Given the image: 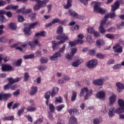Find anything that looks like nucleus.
Returning a JSON list of instances; mask_svg holds the SVG:
<instances>
[{"label":"nucleus","mask_w":124,"mask_h":124,"mask_svg":"<svg viewBox=\"0 0 124 124\" xmlns=\"http://www.w3.org/2000/svg\"><path fill=\"white\" fill-rule=\"evenodd\" d=\"M116 86L118 93H122V90H124V85L121 82H117Z\"/></svg>","instance_id":"16"},{"label":"nucleus","mask_w":124,"mask_h":124,"mask_svg":"<svg viewBox=\"0 0 124 124\" xmlns=\"http://www.w3.org/2000/svg\"><path fill=\"white\" fill-rule=\"evenodd\" d=\"M29 77H30V75L28 74V73H25L24 74V81L25 82H27V81L29 80Z\"/></svg>","instance_id":"48"},{"label":"nucleus","mask_w":124,"mask_h":124,"mask_svg":"<svg viewBox=\"0 0 124 124\" xmlns=\"http://www.w3.org/2000/svg\"><path fill=\"white\" fill-rule=\"evenodd\" d=\"M118 105L122 108H124V101L122 99H119L118 100Z\"/></svg>","instance_id":"32"},{"label":"nucleus","mask_w":124,"mask_h":124,"mask_svg":"<svg viewBox=\"0 0 124 124\" xmlns=\"http://www.w3.org/2000/svg\"><path fill=\"white\" fill-rule=\"evenodd\" d=\"M96 44L97 46H101V45H104L105 44V42H104L102 40H98L96 41Z\"/></svg>","instance_id":"37"},{"label":"nucleus","mask_w":124,"mask_h":124,"mask_svg":"<svg viewBox=\"0 0 124 124\" xmlns=\"http://www.w3.org/2000/svg\"><path fill=\"white\" fill-rule=\"evenodd\" d=\"M52 23L54 24H56L57 23H60L61 22V20L59 18H55L52 20Z\"/></svg>","instance_id":"59"},{"label":"nucleus","mask_w":124,"mask_h":124,"mask_svg":"<svg viewBox=\"0 0 124 124\" xmlns=\"http://www.w3.org/2000/svg\"><path fill=\"white\" fill-rule=\"evenodd\" d=\"M0 42L5 43V42H7V39L5 37H2L0 38Z\"/></svg>","instance_id":"50"},{"label":"nucleus","mask_w":124,"mask_h":124,"mask_svg":"<svg viewBox=\"0 0 124 124\" xmlns=\"http://www.w3.org/2000/svg\"><path fill=\"white\" fill-rule=\"evenodd\" d=\"M27 44L30 46L31 50H35V45L38 46H41V44L38 42V41L37 39H35L33 41V42H28Z\"/></svg>","instance_id":"9"},{"label":"nucleus","mask_w":124,"mask_h":124,"mask_svg":"<svg viewBox=\"0 0 124 124\" xmlns=\"http://www.w3.org/2000/svg\"><path fill=\"white\" fill-rule=\"evenodd\" d=\"M86 94L84 96V100H87L89 99V96H91L92 94H93V92L92 91V90H89L88 88L87 87H84L82 88L80 92L79 93V96L81 97L86 93Z\"/></svg>","instance_id":"3"},{"label":"nucleus","mask_w":124,"mask_h":124,"mask_svg":"<svg viewBox=\"0 0 124 124\" xmlns=\"http://www.w3.org/2000/svg\"><path fill=\"white\" fill-rule=\"evenodd\" d=\"M36 16V14H35V13L31 14L30 15V18L31 20H34V19H35Z\"/></svg>","instance_id":"62"},{"label":"nucleus","mask_w":124,"mask_h":124,"mask_svg":"<svg viewBox=\"0 0 124 124\" xmlns=\"http://www.w3.org/2000/svg\"><path fill=\"white\" fill-rule=\"evenodd\" d=\"M68 112L69 113V114L70 115H72V114H79V111H78V110H77L76 108H73V109H69L68 110Z\"/></svg>","instance_id":"29"},{"label":"nucleus","mask_w":124,"mask_h":124,"mask_svg":"<svg viewBox=\"0 0 124 124\" xmlns=\"http://www.w3.org/2000/svg\"><path fill=\"white\" fill-rule=\"evenodd\" d=\"M24 110H25V108H22L20 110H19L17 113L18 116L20 117V116H21V115L24 113Z\"/></svg>","instance_id":"56"},{"label":"nucleus","mask_w":124,"mask_h":124,"mask_svg":"<svg viewBox=\"0 0 124 124\" xmlns=\"http://www.w3.org/2000/svg\"><path fill=\"white\" fill-rule=\"evenodd\" d=\"M11 96V94L10 93H5V94H0V101L2 99L6 100Z\"/></svg>","instance_id":"17"},{"label":"nucleus","mask_w":124,"mask_h":124,"mask_svg":"<svg viewBox=\"0 0 124 124\" xmlns=\"http://www.w3.org/2000/svg\"><path fill=\"white\" fill-rule=\"evenodd\" d=\"M115 113H116V114H119L124 113V108L120 107V108H118L116 109V108H115Z\"/></svg>","instance_id":"28"},{"label":"nucleus","mask_w":124,"mask_h":124,"mask_svg":"<svg viewBox=\"0 0 124 124\" xmlns=\"http://www.w3.org/2000/svg\"><path fill=\"white\" fill-rule=\"evenodd\" d=\"M21 80V78H16L15 79L13 78H8V80L9 81V83L7 85H5L4 86V90H8L11 89V84H14L15 83H18Z\"/></svg>","instance_id":"5"},{"label":"nucleus","mask_w":124,"mask_h":124,"mask_svg":"<svg viewBox=\"0 0 124 124\" xmlns=\"http://www.w3.org/2000/svg\"><path fill=\"white\" fill-rule=\"evenodd\" d=\"M73 58V55H72V54H71V53H70V54L68 53L66 56V59L67 60H68L69 61H70V60H72Z\"/></svg>","instance_id":"49"},{"label":"nucleus","mask_w":124,"mask_h":124,"mask_svg":"<svg viewBox=\"0 0 124 124\" xmlns=\"http://www.w3.org/2000/svg\"><path fill=\"white\" fill-rule=\"evenodd\" d=\"M115 108L111 107L109 110L108 112V116L109 118H112V117H113V116L115 115Z\"/></svg>","instance_id":"23"},{"label":"nucleus","mask_w":124,"mask_h":124,"mask_svg":"<svg viewBox=\"0 0 124 124\" xmlns=\"http://www.w3.org/2000/svg\"><path fill=\"white\" fill-rule=\"evenodd\" d=\"M113 49L115 53H122V52H123V47H122L119 44L115 45V46L113 47Z\"/></svg>","instance_id":"13"},{"label":"nucleus","mask_w":124,"mask_h":124,"mask_svg":"<svg viewBox=\"0 0 124 124\" xmlns=\"http://www.w3.org/2000/svg\"><path fill=\"white\" fill-rule=\"evenodd\" d=\"M21 63H22V60L19 59V60H18L17 62H16V66H20Z\"/></svg>","instance_id":"55"},{"label":"nucleus","mask_w":124,"mask_h":124,"mask_svg":"<svg viewBox=\"0 0 124 124\" xmlns=\"http://www.w3.org/2000/svg\"><path fill=\"white\" fill-rule=\"evenodd\" d=\"M64 108V105H60L56 107L57 111H61L62 109V108Z\"/></svg>","instance_id":"53"},{"label":"nucleus","mask_w":124,"mask_h":124,"mask_svg":"<svg viewBox=\"0 0 124 124\" xmlns=\"http://www.w3.org/2000/svg\"><path fill=\"white\" fill-rule=\"evenodd\" d=\"M92 4H94V11L97 13H100V14H104L106 11L105 10L100 8L99 6L101 3L95 1L92 2Z\"/></svg>","instance_id":"4"},{"label":"nucleus","mask_w":124,"mask_h":124,"mask_svg":"<svg viewBox=\"0 0 124 124\" xmlns=\"http://www.w3.org/2000/svg\"><path fill=\"white\" fill-rule=\"evenodd\" d=\"M48 105L49 109L50 110V112L51 113H53V112L55 111V106H54V105L53 104H50Z\"/></svg>","instance_id":"36"},{"label":"nucleus","mask_w":124,"mask_h":124,"mask_svg":"<svg viewBox=\"0 0 124 124\" xmlns=\"http://www.w3.org/2000/svg\"><path fill=\"white\" fill-rule=\"evenodd\" d=\"M4 14H5V11L0 10V22H1V23H5L7 21V19L4 16Z\"/></svg>","instance_id":"12"},{"label":"nucleus","mask_w":124,"mask_h":124,"mask_svg":"<svg viewBox=\"0 0 124 124\" xmlns=\"http://www.w3.org/2000/svg\"><path fill=\"white\" fill-rule=\"evenodd\" d=\"M35 55L37 56V57H41V56L42 55V53L41 51L38 50L36 52Z\"/></svg>","instance_id":"64"},{"label":"nucleus","mask_w":124,"mask_h":124,"mask_svg":"<svg viewBox=\"0 0 124 124\" xmlns=\"http://www.w3.org/2000/svg\"><path fill=\"white\" fill-rule=\"evenodd\" d=\"M10 29H11L12 30H16V24L14 23H11L9 25Z\"/></svg>","instance_id":"41"},{"label":"nucleus","mask_w":124,"mask_h":124,"mask_svg":"<svg viewBox=\"0 0 124 124\" xmlns=\"http://www.w3.org/2000/svg\"><path fill=\"white\" fill-rule=\"evenodd\" d=\"M47 67L45 66H38V69L40 70V71H43V70H45Z\"/></svg>","instance_id":"51"},{"label":"nucleus","mask_w":124,"mask_h":124,"mask_svg":"<svg viewBox=\"0 0 124 124\" xmlns=\"http://www.w3.org/2000/svg\"><path fill=\"white\" fill-rule=\"evenodd\" d=\"M2 71H11L13 70L12 66L9 65H2L1 67Z\"/></svg>","instance_id":"15"},{"label":"nucleus","mask_w":124,"mask_h":124,"mask_svg":"<svg viewBox=\"0 0 124 124\" xmlns=\"http://www.w3.org/2000/svg\"><path fill=\"white\" fill-rule=\"evenodd\" d=\"M76 43L77 44H83V43H84V41H83L82 39H78L76 40Z\"/></svg>","instance_id":"54"},{"label":"nucleus","mask_w":124,"mask_h":124,"mask_svg":"<svg viewBox=\"0 0 124 124\" xmlns=\"http://www.w3.org/2000/svg\"><path fill=\"white\" fill-rule=\"evenodd\" d=\"M37 92V87L32 86L31 87V91L30 92L31 95H34Z\"/></svg>","instance_id":"24"},{"label":"nucleus","mask_w":124,"mask_h":124,"mask_svg":"<svg viewBox=\"0 0 124 124\" xmlns=\"http://www.w3.org/2000/svg\"><path fill=\"white\" fill-rule=\"evenodd\" d=\"M90 0H80L81 3L84 4V5H87L88 4V1Z\"/></svg>","instance_id":"63"},{"label":"nucleus","mask_w":124,"mask_h":124,"mask_svg":"<svg viewBox=\"0 0 124 124\" xmlns=\"http://www.w3.org/2000/svg\"><path fill=\"white\" fill-rule=\"evenodd\" d=\"M72 0H67V4L64 5V8L65 9H68V8H70L71 6H72Z\"/></svg>","instance_id":"25"},{"label":"nucleus","mask_w":124,"mask_h":124,"mask_svg":"<svg viewBox=\"0 0 124 124\" xmlns=\"http://www.w3.org/2000/svg\"><path fill=\"white\" fill-rule=\"evenodd\" d=\"M47 62L48 59H47L46 58H44L42 57L40 59V62H41V63H46V62Z\"/></svg>","instance_id":"45"},{"label":"nucleus","mask_w":124,"mask_h":124,"mask_svg":"<svg viewBox=\"0 0 124 124\" xmlns=\"http://www.w3.org/2000/svg\"><path fill=\"white\" fill-rule=\"evenodd\" d=\"M77 45V44L76 43V41H75L74 42H69V45L71 47H73V46H75V45Z\"/></svg>","instance_id":"52"},{"label":"nucleus","mask_w":124,"mask_h":124,"mask_svg":"<svg viewBox=\"0 0 124 124\" xmlns=\"http://www.w3.org/2000/svg\"><path fill=\"white\" fill-rule=\"evenodd\" d=\"M76 52H77V48H73L71 49V55H72V56H74L75 54H76Z\"/></svg>","instance_id":"46"},{"label":"nucleus","mask_w":124,"mask_h":124,"mask_svg":"<svg viewBox=\"0 0 124 124\" xmlns=\"http://www.w3.org/2000/svg\"><path fill=\"white\" fill-rule=\"evenodd\" d=\"M69 124H77V119L74 116H72L69 120Z\"/></svg>","instance_id":"22"},{"label":"nucleus","mask_w":124,"mask_h":124,"mask_svg":"<svg viewBox=\"0 0 124 124\" xmlns=\"http://www.w3.org/2000/svg\"><path fill=\"white\" fill-rule=\"evenodd\" d=\"M84 62V60L82 59H77L72 63V66L73 67H78L80 64H82Z\"/></svg>","instance_id":"10"},{"label":"nucleus","mask_w":124,"mask_h":124,"mask_svg":"<svg viewBox=\"0 0 124 124\" xmlns=\"http://www.w3.org/2000/svg\"><path fill=\"white\" fill-rule=\"evenodd\" d=\"M87 31L88 33H90V34H93V33L94 32V29H93V27H89L87 29Z\"/></svg>","instance_id":"39"},{"label":"nucleus","mask_w":124,"mask_h":124,"mask_svg":"<svg viewBox=\"0 0 124 124\" xmlns=\"http://www.w3.org/2000/svg\"><path fill=\"white\" fill-rule=\"evenodd\" d=\"M116 96L115 94L112 95L109 99V105H113L116 102Z\"/></svg>","instance_id":"19"},{"label":"nucleus","mask_w":124,"mask_h":124,"mask_svg":"<svg viewBox=\"0 0 124 124\" xmlns=\"http://www.w3.org/2000/svg\"><path fill=\"white\" fill-rule=\"evenodd\" d=\"M51 95V92H47L45 94V98L46 99V106L49 105V99H50V96Z\"/></svg>","instance_id":"20"},{"label":"nucleus","mask_w":124,"mask_h":124,"mask_svg":"<svg viewBox=\"0 0 124 124\" xmlns=\"http://www.w3.org/2000/svg\"><path fill=\"white\" fill-rule=\"evenodd\" d=\"M102 111L104 114H106L108 112V108L106 107H104L102 109Z\"/></svg>","instance_id":"57"},{"label":"nucleus","mask_w":124,"mask_h":124,"mask_svg":"<svg viewBox=\"0 0 124 124\" xmlns=\"http://www.w3.org/2000/svg\"><path fill=\"white\" fill-rule=\"evenodd\" d=\"M107 80H108V78H101L93 80V83L94 84V85H96L97 86H102V85L104 84V82H105V81H107Z\"/></svg>","instance_id":"7"},{"label":"nucleus","mask_w":124,"mask_h":124,"mask_svg":"<svg viewBox=\"0 0 124 124\" xmlns=\"http://www.w3.org/2000/svg\"><path fill=\"white\" fill-rule=\"evenodd\" d=\"M3 121H13L14 120V116H10V117H4L3 119Z\"/></svg>","instance_id":"42"},{"label":"nucleus","mask_w":124,"mask_h":124,"mask_svg":"<svg viewBox=\"0 0 124 124\" xmlns=\"http://www.w3.org/2000/svg\"><path fill=\"white\" fill-rule=\"evenodd\" d=\"M56 102H58L59 103H62V99L61 97H56Z\"/></svg>","instance_id":"58"},{"label":"nucleus","mask_w":124,"mask_h":124,"mask_svg":"<svg viewBox=\"0 0 124 124\" xmlns=\"http://www.w3.org/2000/svg\"><path fill=\"white\" fill-rule=\"evenodd\" d=\"M59 92V88L57 87L54 88L52 90L51 93L50 92V94L52 96V97H54L57 93H58V92Z\"/></svg>","instance_id":"26"},{"label":"nucleus","mask_w":124,"mask_h":124,"mask_svg":"<svg viewBox=\"0 0 124 124\" xmlns=\"http://www.w3.org/2000/svg\"><path fill=\"white\" fill-rule=\"evenodd\" d=\"M97 60L92 59L87 63V66L88 68H93L97 65Z\"/></svg>","instance_id":"8"},{"label":"nucleus","mask_w":124,"mask_h":124,"mask_svg":"<svg viewBox=\"0 0 124 124\" xmlns=\"http://www.w3.org/2000/svg\"><path fill=\"white\" fill-rule=\"evenodd\" d=\"M96 96L97 98H100V99L105 98V93L103 91H101L97 93Z\"/></svg>","instance_id":"21"},{"label":"nucleus","mask_w":124,"mask_h":124,"mask_svg":"<svg viewBox=\"0 0 124 124\" xmlns=\"http://www.w3.org/2000/svg\"><path fill=\"white\" fill-rule=\"evenodd\" d=\"M87 41L90 44H93V40L92 38V36L88 34L86 38Z\"/></svg>","instance_id":"34"},{"label":"nucleus","mask_w":124,"mask_h":124,"mask_svg":"<svg viewBox=\"0 0 124 124\" xmlns=\"http://www.w3.org/2000/svg\"><path fill=\"white\" fill-rule=\"evenodd\" d=\"M121 67H122L121 64H116L113 66V69H119V68H121Z\"/></svg>","instance_id":"61"},{"label":"nucleus","mask_w":124,"mask_h":124,"mask_svg":"<svg viewBox=\"0 0 124 124\" xmlns=\"http://www.w3.org/2000/svg\"><path fill=\"white\" fill-rule=\"evenodd\" d=\"M68 13L71 15V16H73V17H77V18H78V19H81V16L71 9L69 10Z\"/></svg>","instance_id":"18"},{"label":"nucleus","mask_w":124,"mask_h":124,"mask_svg":"<svg viewBox=\"0 0 124 124\" xmlns=\"http://www.w3.org/2000/svg\"><path fill=\"white\" fill-rule=\"evenodd\" d=\"M34 55L33 54H31L29 55H26L24 57V60H28L29 59H33L34 58Z\"/></svg>","instance_id":"43"},{"label":"nucleus","mask_w":124,"mask_h":124,"mask_svg":"<svg viewBox=\"0 0 124 124\" xmlns=\"http://www.w3.org/2000/svg\"><path fill=\"white\" fill-rule=\"evenodd\" d=\"M96 58H98V59H103L106 56H105V55L102 54V53H97L96 55Z\"/></svg>","instance_id":"38"},{"label":"nucleus","mask_w":124,"mask_h":124,"mask_svg":"<svg viewBox=\"0 0 124 124\" xmlns=\"http://www.w3.org/2000/svg\"><path fill=\"white\" fill-rule=\"evenodd\" d=\"M35 110H36V108L35 107H29L27 108V111H28V112H32L35 111Z\"/></svg>","instance_id":"44"},{"label":"nucleus","mask_w":124,"mask_h":124,"mask_svg":"<svg viewBox=\"0 0 124 124\" xmlns=\"http://www.w3.org/2000/svg\"><path fill=\"white\" fill-rule=\"evenodd\" d=\"M35 36L38 37V36H45V31H43L40 33H37L35 34Z\"/></svg>","instance_id":"40"},{"label":"nucleus","mask_w":124,"mask_h":124,"mask_svg":"<svg viewBox=\"0 0 124 124\" xmlns=\"http://www.w3.org/2000/svg\"><path fill=\"white\" fill-rule=\"evenodd\" d=\"M32 10L31 9H29L25 11V8H23L21 9H18L16 11L17 13H22V14H29V13H31Z\"/></svg>","instance_id":"14"},{"label":"nucleus","mask_w":124,"mask_h":124,"mask_svg":"<svg viewBox=\"0 0 124 124\" xmlns=\"http://www.w3.org/2000/svg\"><path fill=\"white\" fill-rule=\"evenodd\" d=\"M37 25H39V22L36 21L33 23H31L29 26V28L31 29H34L35 26H37Z\"/></svg>","instance_id":"31"},{"label":"nucleus","mask_w":124,"mask_h":124,"mask_svg":"<svg viewBox=\"0 0 124 124\" xmlns=\"http://www.w3.org/2000/svg\"><path fill=\"white\" fill-rule=\"evenodd\" d=\"M17 88H18V85H12V84H11V88L13 91H14V90H16V89H17Z\"/></svg>","instance_id":"60"},{"label":"nucleus","mask_w":124,"mask_h":124,"mask_svg":"<svg viewBox=\"0 0 124 124\" xmlns=\"http://www.w3.org/2000/svg\"><path fill=\"white\" fill-rule=\"evenodd\" d=\"M24 32L26 35H31V29L30 28H25L24 30Z\"/></svg>","instance_id":"30"},{"label":"nucleus","mask_w":124,"mask_h":124,"mask_svg":"<svg viewBox=\"0 0 124 124\" xmlns=\"http://www.w3.org/2000/svg\"><path fill=\"white\" fill-rule=\"evenodd\" d=\"M63 29L62 27L60 26L58 27L57 32L58 35L56 37V39H58V40H60V39H63L61 40L59 42H58L57 43L55 41H53L51 42V43L52 44V49L54 50H57L58 49V45H61V44H62L65 42L66 40H68V37L65 35V33H62Z\"/></svg>","instance_id":"2"},{"label":"nucleus","mask_w":124,"mask_h":124,"mask_svg":"<svg viewBox=\"0 0 124 124\" xmlns=\"http://www.w3.org/2000/svg\"><path fill=\"white\" fill-rule=\"evenodd\" d=\"M59 92V88L57 87L54 88L52 90L51 93L50 92V94L52 96V97H54L57 93H58V92Z\"/></svg>","instance_id":"27"},{"label":"nucleus","mask_w":124,"mask_h":124,"mask_svg":"<svg viewBox=\"0 0 124 124\" xmlns=\"http://www.w3.org/2000/svg\"><path fill=\"white\" fill-rule=\"evenodd\" d=\"M64 50H65V45H64L63 46L59 49L58 52L60 53V54H62V53H63Z\"/></svg>","instance_id":"47"},{"label":"nucleus","mask_w":124,"mask_h":124,"mask_svg":"<svg viewBox=\"0 0 124 124\" xmlns=\"http://www.w3.org/2000/svg\"><path fill=\"white\" fill-rule=\"evenodd\" d=\"M61 57H62V54L58 51L55 52L52 56H50V59L52 62H55V61L58 60V58H61Z\"/></svg>","instance_id":"11"},{"label":"nucleus","mask_w":124,"mask_h":124,"mask_svg":"<svg viewBox=\"0 0 124 124\" xmlns=\"http://www.w3.org/2000/svg\"><path fill=\"white\" fill-rule=\"evenodd\" d=\"M48 0H43V1H39L37 3L34 5L33 9L34 11H37L39 10L42 7H44L46 5V3L48 2Z\"/></svg>","instance_id":"6"},{"label":"nucleus","mask_w":124,"mask_h":124,"mask_svg":"<svg viewBox=\"0 0 124 124\" xmlns=\"http://www.w3.org/2000/svg\"><path fill=\"white\" fill-rule=\"evenodd\" d=\"M105 36L107 38H108V39H110L111 40L115 39V35L113 34H107L105 35Z\"/></svg>","instance_id":"33"},{"label":"nucleus","mask_w":124,"mask_h":124,"mask_svg":"<svg viewBox=\"0 0 124 124\" xmlns=\"http://www.w3.org/2000/svg\"><path fill=\"white\" fill-rule=\"evenodd\" d=\"M120 7V2L119 0L116 1L114 3V5L111 6V11L112 12L107 14L105 16L103 20H102L101 22V24L100 25V27L99 28V30L101 33H103L105 32V30L103 28L105 24H106V22H107V19L108 18H110V19H114V18H116V13L115 11L118 9Z\"/></svg>","instance_id":"1"},{"label":"nucleus","mask_w":124,"mask_h":124,"mask_svg":"<svg viewBox=\"0 0 124 124\" xmlns=\"http://www.w3.org/2000/svg\"><path fill=\"white\" fill-rule=\"evenodd\" d=\"M77 96V93L75 91H73L72 93V95L71 97V101H75L76 100V97Z\"/></svg>","instance_id":"35"}]
</instances>
